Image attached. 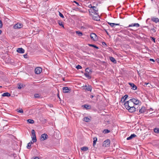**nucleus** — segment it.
<instances>
[{
	"label": "nucleus",
	"mask_w": 159,
	"mask_h": 159,
	"mask_svg": "<svg viewBox=\"0 0 159 159\" xmlns=\"http://www.w3.org/2000/svg\"><path fill=\"white\" fill-rule=\"evenodd\" d=\"M88 7L89 15L92 17L93 19L96 21L100 20V16L99 14L98 8L95 6H93L92 4H89Z\"/></svg>",
	"instance_id": "obj_1"
},
{
	"label": "nucleus",
	"mask_w": 159,
	"mask_h": 159,
	"mask_svg": "<svg viewBox=\"0 0 159 159\" xmlns=\"http://www.w3.org/2000/svg\"><path fill=\"white\" fill-rule=\"evenodd\" d=\"M124 105L125 107L130 112L132 113L136 111L135 108L134 107V104L130 99L125 102L124 104Z\"/></svg>",
	"instance_id": "obj_2"
},
{
	"label": "nucleus",
	"mask_w": 159,
	"mask_h": 159,
	"mask_svg": "<svg viewBox=\"0 0 159 159\" xmlns=\"http://www.w3.org/2000/svg\"><path fill=\"white\" fill-rule=\"evenodd\" d=\"M92 71L91 70L88 68H87L85 70V73L84 75L86 77L89 79L91 78L90 75L91 74Z\"/></svg>",
	"instance_id": "obj_3"
},
{
	"label": "nucleus",
	"mask_w": 159,
	"mask_h": 159,
	"mask_svg": "<svg viewBox=\"0 0 159 159\" xmlns=\"http://www.w3.org/2000/svg\"><path fill=\"white\" fill-rule=\"evenodd\" d=\"M31 134L32 136V140L33 142V143H35L36 142L37 139L35 135V132L34 129H32L31 130Z\"/></svg>",
	"instance_id": "obj_4"
},
{
	"label": "nucleus",
	"mask_w": 159,
	"mask_h": 159,
	"mask_svg": "<svg viewBox=\"0 0 159 159\" xmlns=\"http://www.w3.org/2000/svg\"><path fill=\"white\" fill-rule=\"evenodd\" d=\"M90 37L91 39L94 41H97L98 39L97 35L94 33H91Z\"/></svg>",
	"instance_id": "obj_5"
},
{
	"label": "nucleus",
	"mask_w": 159,
	"mask_h": 159,
	"mask_svg": "<svg viewBox=\"0 0 159 159\" xmlns=\"http://www.w3.org/2000/svg\"><path fill=\"white\" fill-rule=\"evenodd\" d=\"M110 144V140L107 139L105 140L103 143V146L105 147H108L109 146Z\"/></svg>",
	"instance_id": "obj_6"
},
{
	"label": "nucleus",
	"mask_w": 159,
	"mask_h": 159,
	"mask_svg": "<svg viewBox=\"0 0 159 159\" xmlns=\"http://www.w3.org/2000/svg\"><path fill=\"white\" fill-rule=\"evenodd\" d=\"M132 102L134 104V105L135 104L136 105H137L139 104V103L140 102V101L139 100H138L136 98H132L130 99Z\"/></svg>",
	"instance_id": "obj_7"
},
{
	"label": "nucleus",
	"mask_w": 159,
	"mask_h": 159,
	"mask_svg": "<svg viewBox=\"0 0 159 159\" xmlns=\"http://www.w3.org/2000/svg\"><path fill=\"white\" fill-rule=\"evenodd\" d=\"M48 138V136L46 134H43L41 135L40 137V139L42 141H43Z\"/></svg>",
	"instance_id": "obj_8"
},
{
	"label": "nucleus",
	"mask_w": 159,
	"mask_h": 159,
	"mask_svg": "<svg viewBox=\"0 0 159 159\" xmlns=\"http://www.w3.org/2000/svg\"><path fill=\"white\" fill-rule=\"evenodd\" d=\"M139 112L140 113H144L147 112V111L145 107L143 106L139 109Z\"/></svg>",
	"instance_id": "obj_9"
},
{
	"label": "nucleus",
	"mask_w": 159,
	"mask_h": 159,
	"mask_svg": "<svg viewBox=\"0 0 159 159\" xmlns=\"http://www.w3.org/2000/svg\"><path fill=\"white\" fill-rule=\"evenodd\" d=\"M42 71V69L40 67H36L35 70V73L36 74H38L41 73Z\"/></svg>",
	"instance_id": "obj_10"
},
{
	"label": "nucleus",
	"mask_w": 159,
	"mask_h": 159,
	"mask_svg": "<svg viewBox=\"0 0 159 159\" xmlns=\"http://www.w3.org/2000/svg\"><path fill=\"white\" fill-rule=\"evenodd\" d=\"M151 20L155 23L159 22V19L155 16H152L151 17Z\"/></svg>",
	"instance_id": "obj_11"
},
{
	"label": "nucleus",
	"mask_w": 159,
	"mask_h": 159,
	"mask_svg": "<svg viewBox=\"0 0 159 159\" xmlns=\"http://www.w3.org/2000/svg\"><path fill=\"white\" fill-rule=\"evenodd\" d=\"M129 84L132 87L131 89L134 90L137 89V86L135 85L134 83H129Z\"/></svg>",
	"instance_id": "obj_12"
},
{
	"label": "nucleus",
	"mask_w": 159,
	"mask_h": 159,
	"mask_svg": "<svg viewBox=\"0 0 159 159\" xmlns=\"http://www.w3.org/2000/svg\"><path fill=\"white\" fill-rule=\"evenodd\" d=\"M22 24L20 23H17L14 26V29H17L21 28L22 26Z\"/></svg>",
	"instance_id": "obj_13"
},
{
	"label": "nucleus",
	"mask_w": 159,
	"mask_h": 159,
	"mask_svg": "<svg viewBox=\"0 0 159 159\" xmlns=\"http://www.w3.org/2000/svg\"><path fill=\"white\" fill-rule=\"evenodd\" d=\"M128 97V96L127 95H125L124 97L121 98L120 102L122 103H124Z\"/></svg>",
	"instance_id": "obj_14"
},
{
	"label": "nucleus",
	"mask_w": 159,
	"mask_h": 159,
	"mask_svg": "<svg viewBox=\"0 0 159 159\" xmlns=\"http://www.w3.org/2000/svg\"><path fill=\"white\" fill-rule=\"evenodd\" d=\"M17 52L20 53H23L25 52V50L23 48H19L17 49Z\"/></svg>",
	"instance_id": "obj_15"
},
{
	"label": "nucleus",
	"mask_w": 159,
	"mask_h": 159,
	"mask_svg": "<svg viewBox=\"0 0 159 159\" xmlns=\"http://www.w3.org/2000/svg\"><path fill=\"white\" fill-rule=\"evenodd\" d=\"M84 88L85 90L86 91H91L92 90V87L90 85H88V86L86 85Z\"/></svg>",
	"instance_id": "obj_16"
},
{
	"label": "nucleus",
	"mask_w": 159,
	"mask_h": 159,
	"mask_svg": "<svg viewBox=\"0 0 159 159\" xmlns=\"http://www.w3.org/2000/svg\"><path fill=\"white\" fill-rule=\"evenodd\" d=\"M63 91L64 93H68L69 92L70 89L67 87H64L63 88Z\"/></svg>",
	"instance_id": "obj_17"
},
{
	"label": "nucleus",
	"mask_w": 159,
	"mask_h": 159,
	"mask_svg": "<svg viewBox=\"0 0 159 159\" xmlns=\"http://www.w3.org/2000/svg\"><path fill=\"white\" fill-rule=\"evenodd\" d=\"M139 25L138 23H132L131 24L129 25L128 27H133V26H135L137 27H139Z\"/></svg>",
	"instance_id": "obj_18"
},
{
	"label": "nucleus",
	"mask_w": 159,
	"mask_h": 159,
	"mask_svg": "<svg viewBox=\"0 0 159 159\" xmlns=\"http://www.w3.org/2000/svg\"><path fill=\"white\" fill-rule=\"evenodd\" d=\"M136 136V135L134 134H133L130 135V136L127 138L126 139L128 140H130L132 139L133 138H134Z\"/></svg>",
	"instance_id": "obj_19"
},
{
	"label": "nucleus",
	"mask_w": 159,
	"mask_h": 159,
	"mask_svg": "<svg viewBox=\"0 0 159 159\" xmlns=\"http://www.w3.org/2000/svg\"><path fill=\"white\" fill-rule=\"evenodd\" d=\"M10 96V94L8 92L2 94V96L3 97H9Z\"/></svg>",
	"instance_id": "obj_20"
},
{
	"label": "nucleus",
	"mask_w": 159,
	"mask_h": 159,
	"mask_svg": "<svg viewBox=\"0 0 159 159\" xmlns=\"http://www.w3.org/2000/svg\"><path fill=\"white\" fill-rule=\"evenodd\" d=\"M108 24L109 25L112 27H113L114 26V25H120L119 24H116L115 23H111L108 22Z\"/></svg>",
	"instance_id": "obj_21"
},
{
	"label": "nucleus",
	"mask_w": 159,
	"mask_h": 159,
	"mask_svg": "<svg viewBox=\"0 0 159 159\" xmlns=\"http://www.w3.org/2000/svg\"><path fill=\"white\" fill-rule=\"evenodd\" d=\"M75 33L79 36H81L83 35V33L79 31H76Z\"/></svg>",
	"instance_id": "obj_22"
},
{
	"label": "nucleus",
	"mask_w": 159,
	"mask_h": 159,
	"mask_svg": "<svg viewBox=\"0 0 159 159\" xmlns=\"http://www.w3.org/2000/svg\"><path fill=\"white\" fill-rule=\"evenodd\" d=\"M93 146H94L96 144V143L97 141V137H94L93 138Z\"/></svg>",
	"instance_id": "obj_23"
},
{
	"label": "nucleus",
	"mask_w": 159,
	"mask_h": 159,
	"mask_svg": "<svg viewBox=\"0 0 159 159\" xmlns=\"http://www.w3.org/2000/svg\"><path fill=\"white\" fill-rule=\"evenodd\" d=\"M88 149V148L87 147H84L81 148V150L84 151H87Z\"/></svg>",
	"instance_id": "obj_24"
},
{
	"label": "nucleus",
	"mask_w": 159,
	"mask_h": 159,
	"mask_svg": "<svg viewBox=\"0 0 159 159\" xmlns=\"http://www.w3.org/2000/svg\"><path fill=\"white\" fill-rule=\"evenodd\" d=\"M110 60L112 62L114 63H116V60L114 57H110Z\"/></svg>",
	"instance_id": "obj_25"
},
{
	"label": "nucleus",
	"mask_w": 159,
	"mask_h": 159,
	"mask_svg": "<svg viewBox=\"0 0 159 159\" xmlns=\"http://www.w3.org/2000/svg\"><path fill=\"white\" fill-rule=\"evenodd\" d=\"M90 120V119H89L88 117H85L83 118L84 121L86 122H88Z\"/></svg>",
	"instance_id": "obj_26"
},
{
	"label": "nucleus",
	"mask_w": 159,
	"mask_h": 159,
	"mask_svg": "<svg viewBox=\"0 0 159 159\" xmlns=\"http://www.w3.org/2000/svg\"><path fill=\"white\" fill-rule=\"evenodd\" d=\"M27 122L30 124H33L34 123V120L31 119H28L27 120Z\"/></svg>",
	"instance_id": "obj_27"
},
{
	"label": "nucleus",
	"mask_w": 159,
	"mask_h": 159,
	"mask_svg": "<svg viewBox=\"0 0 159 159\" xmlns=\"http://www.w3.org/2000/svg\"><path fill=\"white\" fill-rule=\"evenodd\" d=\"M58 24L60 26H61L63 28H64L63 22L60 21H58Z\"/></svg>",
	"instance_id": "obj_28"
},
{
	"label": "nucleus",
	"mask_w": 159,
	"mask_h": 159,
	"mask_svg": "<svg viewBox=\"0 0 159 159\" xmlns=\"http://www.w3.org/2000/svg\"><path fill=\"white\" fill-rule=\"evenodd\" d=\"M154 131L156 133H159V129L158 128H155L154 129Z\"/></svg>",
	"instance_id": "obj_29"
},
{
	"label": "nucleus",
	"mask_w": 159,
	"mask_h": 159,
	"mask_svg": "<svg viewBox=\"0 0 159 159\" xmlns=\"http://www.w3.org/2000/svg\"><path fill=\"white\" fill-rule=\"evenodd\" d=\"M83 106L86 109H89L91 107L90 106L88 105H85Z\"/></svg>",
	"instance_id": "obj_30"
},
{
	"label": "nucleus",
	"mask_w": 159,
	"mask_h": 159,
	"mask_svg": "<svg viewBox=\"0 0 159 159\" xmlns=\"http://www.w3.org/2000/svg\"><path fill=\"white\" fill-rule=\"evenodd\" d=\"M110 132V130L107 129H105L103 131V133L105 134L109 133Z\"/></svg>",
	"instance_id": "obj_31"
},
{
	"label": "nucleus",
	"mask_w": 159,
	"mask_h": 159,
	"mask_svg": "<svg viewBox=\"0 0 159 159\" xmlns=\"http://www.w3.org/2000/svg\"><path fill=\"white\" fill-rule=\"evenodd\" d=\"M16 111L18 112H19L21 113H22L24 112L23 111L22 109H17L16 110Z\"/></svg>",
	"instance_id": "obj_32"
},
{
	"label": "nucleus",
	"mask_w": 159,
	"mask_h": 159,
	"mask_svg": "<svg viewBox=\"0 0 159 159\" xmlns=\"http://www.w3.org/2000/svg\"><path fill=\"white\" fill-rule=\"evenodd\" d=\"M40 96L39 94H35L34 95V97L35 98H40Z\"/></svg>",
	"instance_id": "obj_33"
},
{
	"label": "nucleus",
	"mask_w": 159,
	"mask_h": 159,
	"mask_svg": "<svg viewBox=\"0 0 159 159\" xmlns=\"http://www.w3.org/2000/svg\"><path fill=\"white\" fill-rule=\"evenodd\" d=\"M89 46H91V47H93L94 48H97V49H98V47H97L95 45H93V44H89Z\"/></svg>",
	"instance_id": "obj_34"
},
{
	"label": "nucleus",
	"mask_w": 159,
	"mask_h": 159,
	"mask_svg": "<svg viewBox=\"0 0 159 159\" xmlns=\"http://www.w3.org/2000/svg\"><path fill=\"white\" fill-rule=\"evenodd\" d=\"M23 87V85L22 84H18V88L19 89H21Z\"/></svg>",
	"instance_id": "obj_35"
},
{
	"label": "nucleus",
	"mask_w": 159,
	"mask_h": 159,
	"mask_svg": "<svg viewBox=\"0 0 159 159\" xmlns=\"http://www.w3.org/2000/svg\"><path fill=\"white\" fill-rule=\"evenodd\" d=\"M59 16L62 18H64L63 15L60 12H59Z\"/></svg>",
	"instance_id": "obj_36"
},
{
	"label": "nucleus",
	"mask_w": 159,
	"mask_h": 159,
	"mask_svg": "<svg viewBox=\"0 0 159 159\" xmlns=\"http://www.w3.org/2000/svg\"><path fill=\"white\" fill-rule=\"evenodd\" d=\"M31 145L30 144V143H28L27 144V148L28 149L30 148H31Z\"/></svg>",
	"instance_id": "obj_37"
},
{
	"label": "nucleus",
	"mask_w": 159,
	"mask_h": 159,
	"mask_svg": "<svg viewBox=\"0 0 159 159\" xmlns=\"http://www.w3.org/2000/svg\"><path fill=\"white\" fill-rule=\"evenodd\" d=\"M76 68L77 69H81L82 68V67L80 65H78L77 66H76Z\"/></svg>",
	"instance_id": "obj_38"
},
{
	"label": "nucleus",
	"mask_w": 159,
	"mask_h": 159,
	"mask_svg": "<svg viewBox=\"0 0 159 159\" xmlns=\"http://www.w3.org/2000/svg\"><path fill=\"white\" fill-rule=\"evenodd\" d=\"M2 27V20H0V28H1Z\"/></svg>",
	"instance_id": "obj_39"
},
{
	"label": "nucleus",
	"mask_w": 159,
	"mask_h": 159,
	"mask_svg": "<svg viewBox=\"0 0 159 159\" xmlns=\"http://www.w3.org/2000/svg\"><path fill=\"white\" fill-rule=\"evenodd\" d=\"M102 44L105 47H106L107 46V45L105 42H102Z\"/></svg>",
	"instance_id": "obj_40"
},
{
	"label": "nucleus",
	"mask_w": 159,
	"mask_h": 159,
	"mask_svg": "<svg viewBox=\"0 0 159 159\" xmlns=\"http://www.w3.org/2000/svg\"><path fill=\"white\" fill-rule=\"evenodd\" d=\"M144 84L146 85L147 86H148V87H150V84L149 83H145Z\"/></svg>",
	"instance_id": "obj_41"
},
{
	"label": "nucleus",
	"mask_w": 159,
	"mask_h": 159,
	"mask_svg": "<svg viewBox=\"0 0 159 159\" xmlns=\"http://www.w3.org/2000/svg\"><path fill=\"white\" fill-rule=\"evenodd\" d=\"M32 159H40L38 157H33Z\"/></svg>",
	"instance_id": "obj_42"
},
{
	"label": "nucleus",
	"mask_w": 159,
	"mask_h": 159,
	"mask_svg": "<svg viewBox=\"0 0 159 159\" xmlns=\"http://www.w3.org/2000/svg\"><path fill=\"white\" fill-rule=\"evenodd\" d=\"M74 2H75V3L77 5H78V6L80 5L79 3L78 2H76V1H75Z\"/></svg>",
	"instance_id": "obj_43"
},
{
	"label": "nucleus",
	"mask_w": 159,
	"mask_h": 159,
	"mask_svg": "<svg viewBox=\"0 0 159 159\" xmlns=\"http://www.w3.org/2000/svg\"><path fill=\"white\" fill-rule=\"evenodd\" d=\"M152 40L154 42H155V39L153 37H152Z\"/></svg>",
	"instance_id": "obj_44"
},
{
	"label": "nucleus",
	"mask_w": 159,
	"mask_h": 159,
	"mask_svg": "<svg viewBox=\"0 0 159 159\" xmlns=\"http://www.w3.org/2000/svg\"><path fill=\"white\" fill-rule=\"evenodd\" d=\"M27 55L26 54H25L24 55V58H27Z\"/></svg>",
	"instance_id": "obj_45"
},
{
	"label": "nucleus",
	"mask_w": 159,
	"mask_h": 159,
	"mask_svg": "<svg viewBox=\"0 0 159 159\" xmlns=\"http://www.w3.org/2000/svg\"><path fill=\"white\" fill-rule=\"evenodd\" d=\"M150 61H153V62H154V60L152 59H150Z\"/></svg>",
	"instance_id": "obj_46"
},
{
	"label": "nucleus",
	"mask_w": 159,
	"mask_h": 159,
	"mask_svg": "<svg viewBox=\"0 0 159 159\" xmlns=\"http://www.w3.org/2000/svg\"><path fill=\"white\" fill-rule=\"evenodd\" d=\"M34 143H33V142H32V141H31L29 143H30V144H33Z\"/></svg>",
	"instance_id": "obj_47"
},
{
	"label": "nucleus",
	"mask_w": 159,
	"mask_h": 159,
	"mask_svg": "<svg viewBox=\"0 0 159 159\" xmlns=\"http://www.w3.org/2000/svg\"><path fill=\"white\" fill-rule=\"evenodd\" d=\"M93 97V95H91L90 96V98H92Z\"/></svg>",
	"instance_id": "obj_48"
},
{
	"label": "nucleus",
	"mask_w": 159,
	"mask_h": 159,
	"mask_svg": "<svg viewBox=\"0 0 159 159\" xmlns=\"http://www.w3.org/2000/svg\"><path fill=\"white\" fill-rule=\"evenodd\" d=\"M1 32H2V31L0 30V34H1Z\"/></svg>",
	"instance_id": "obj_49"
},
{
	"label": "nucleus",
	"mask_w": 159,
	"mask_h": 159,
	"mask_svg": "<svg viewBox=\"0 0 159 159\" xmlns=\"http://www.w3.org/2000/svg\"><path fill=\"white\" fill-rule=\"evenodd\" d=\"M80 11V12H83V11Z\"/></svg>",
	"instance_id": "obj_50"
},
{
	"label": "nucleus",
	"mask_w": 159,
	"mask_h": 159,
	"mask_svg": "<svg viewBox=\"0 0 159 159\" xmlns=\"http://www.w3.org/2000/svg\"><path fill=\"white\" fill-rule=\"evenodd\" d=\"M158 13H159V9H158Z\"/></svg>",
	"instance_id": "obj_51"
},
{
	"label": "nucleus",
	"mask_w": 159,
	"mask_h": 159,
	"mask_svg": "<svg viewBox=\"0 0 159 159\" xmlns=\"http://www.w3.org/2000/svg\"><path fill=\"white\" fill-rule=\"evenodd\" d=\"M2 86H0V88H2Z\"/></svg>",
	"instance_id": "obj_52"
},
{
	"label": "nucleus",
	"mask_w": 159,
	"mask_h": 159,
	"mask_svg": "<svg viewBox=\"0 0 159 159\" xmlns=\"http://www.w3.org/2000/svg\"><path fill=\"white\" fill-rule=\"evenodd\" d=\"M58 98H59V97L58 96Z\"/></svg>",
	"instance_id": "obj_53"
},
{
	"label": "nucleus",
	"mask_w": 159,
	"mask_h": 159,
	"mask_svg": "<svg viewBox=\"0 0 159 159\" xmlns=\"http://www.w3.org/2000/svg\"><path fill=\"white\" fill-rule=\"evenodd\" d=\"M151 1H153V0H151Z\"/></svg>",
	"instance_id": "obj_54"
}]
</instances>
